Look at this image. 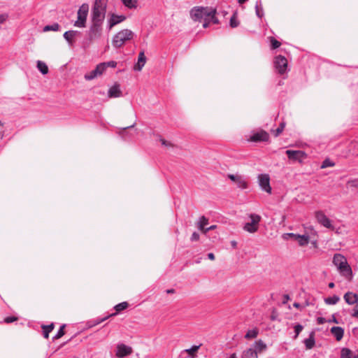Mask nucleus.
Segmentation results:
<instances>
[{"instance_id":"49530a36","label":"nucleus","mask_w":358,"mask_h":358,"mask_svg":"<svg viewBox=\"0 0 358 358\" xmlns=\"http://www.w3.org/2000/svg\"><path fill=\"white\" fill-rule=\"evenodd\" d=\"M240 176L238 174H229L228 178L235 183Z\"/></svg>"},{"instance_id":"aec40b11","label":"nucleus","mask_w":358,"mask_h":358,"mask_svg":"<svg viewBox=\"0 0 358 358\" xmlns=\"http://www.w3.org/2000/svg\"><path fill=\"white\" fill-rule=\"evenodd\" d=\"M78 33V31H67L64 32L63 36L64 39L68 42V43L70 45H72L73 43V38L76 36V34Z\"/></svg>"},{"instance_id":"a19ab883","label":"nucleus","mask_w":358,"mask_h":358,"mask_svg":"<svg viewBox=\"0 0 358 358\" xmlns=\"http://www.w3.org/2000/svg\"><path fill=\"white\" fill-rule=\"evenodd\" d=\"M285 127V122H281L279 125V127L273 131L275 136H278L283 131Z\"/></svg>"},{"instance_id":"dca6fc26","label":"nucleus","mask_w":358,"mask_h":358,"mask_svg":"<svg viewBox=\"0 0 358 358\" xmlns=\"http://www.w3.org/2000/svg\"><path fill=\"white\" fill-rule=\"evenodd\" d=\"M122 92L120 90V87L119 84H115L111 87L109 88L108 92V96L109 98H117L121 96Z\"/></svg>"},{"instance_id":"b1692460","label":"nucleus","mask_w":358,"mask_h":358,"mask_svg":"<svg viewBox=\"0 0 358 358\" xmlns=\"http://www.w3.org/2000/svg\"><path fill=\"white\" fill-rule=\"evenodd\" d=\"M128 306H129V304L126 301L122 302V303H120L117 304L114 307L116 313L111 314L108 317L115 315L117 313H119V312H120V311H122L123 310H125L128 307Z\"/></svg>"},{"instance_id":"a878e982","label":"nucleus","mask_w":358,"mask_h":358,"mask_svg":"<svg viewBox=\"0 0 358 358\" xmlns=\"http://www.w3.org/2000/svg\"><path fill=\"white\" fill-rule=\"evenodd\" d=\"M341 358H357L353 355L352 352L348 348L341 350Z\"/></svg>"},{"instance_id":"c756f323","label":"nucleus","mask_w":358,"mask_h":358,"mask_svg":"<svg viewBox=\"0 0 358 358\" xmlns=\"http://www.w3.org/2000/svg\"><path fill=\"white\" fill-rule=\"evenodd\" d=\"M340 298L338 296L334 295L332 296L324 299V302L328 305H335L338 302Z\"/></svg>"},{"instance_id":"f03ea898","label":"nucleus","mask_w":358,"mask_h":358,"mask_svg":"<svg viewBox=\"0 0 358 358\" xmlns=\"http://www.w3.org/2000/svg\"><path fill=\"white\" fill-rule=\"evenodd\" d=\"M107 3L104 0H95L92 8V22L103 24Z\"/></svg>"},{"instance_id":"052dcab7","label":"nucleus","mask_w":358,"mask_h":358,"mask_svg":"<svg viewBox=\"0 0 358 358\" xmlns=\"http://www.w3.org/2000/svg\"><path fill=\"white\" fill-rule=\"evenodd\" d=\"M199 230L201 231L204 234H206L210 231V229H208V227L206 228L205 227H203V229Z\"/></svg>"},{"instance_id":"393cba45","label":"nucleus","mask_w":358,"mask_h":358,"mask_svg":"<svg viewBox=\"0 0 358 358\" xmlns=\"http://www.w3.org/2000/svg\"><path fill=\"white\" fill-rule=\"evenodd\" d=\"M37 69L43 75L47 74L48 72V67L46 64L40 60L37 62Z\"/></svg>"},{"instance_id":"bb28decb","label":"nucleus","mask_w":358,"mask_h":358,"mask_svg":"<svg viewBox=\"0 0 358 358\" xmlns=\"http://www.w3.org/2000/svg\"><path fill=\"white\" fill-rule=\"evenodd\" d=\"M315 343V338L313 334H311L309 338L304 340V344L307 349H312L314 347Z\"/></svg>"},{"instance_id":"a211bd4d","label":"nucleus","mask_w":358,"mask_h":358,"mask_svg":"<svg viewBox=\"0 0 358 358\" xmlns=\"http://www.w3.org/2000/svg\"><path fill=\"white\" fill-rule=\"evenodd\" d=\"M330 331L338 341H341L343 337L344 329L341 327H333L331 328Z\"/></svg>"},{"instance_id":"de8ad7c7","label":"nucleus","mask_w":358,"mask_h":358,"mask_svg":"<svg viewBox=\"0 0 358 358\" xmlns=\"http://www.w3.org/2000/svg\"><path fill=\"white\" fill-rule=\"evenodd\" d=\"M348 184L351 187H357L358 188V179H354L351 180L348 182Z\"/></svg>"},{"instance_id":"bf43d9fd","label":"nucleus","mask_w":358,"mask_h":358,"mask_svg":"<svg viewBox=\"0 0 358 358\" xmlns=\"http://www.w3.org/2000/svg\"><path fill=\"white\" fill-rule=\"evenodd\" d=\"M160 141L163 145L168 146L170 143H167L164 139L161 138Z\"/></svg>"},{"instance_id":"9b49d317","label":"nucleus","mask_w":358,"mask_h":358,"mask_svg":"<svg viewBox=\"0 0 358 358\" xmlns=\"http://www.w3.org/2000/svg\"><path fill=\"white\" fill-rule=\"evenodd\" d=\"M287 236H294V241H296L300 246H306L309 243V236L308 235H300L294 233H287L283 234V238L287 240Z\"/></svg>"},{"instance_id":"ea45409f","label":"nucleus","mask_w":358,"mask_h":358,"mask_svg":"<svg viewBox=\"0 0 358 358\" xmlns=\"http://www.w3.org/2000/svg\"><path fill=\"white\" fill-rule=\"evenodd\" d=\"M64 327H65V324H63L62 326L60 327V328L58 330L57 333L53 336V338H52L53 340L59 339L62 336H64Z\"/></svg>"},{"instance_id":"8fccbe9b","label":"nucleus","mask_w":358,"mask_h":358,"mask_svg":"<svg viewBox=\"0 0 358 358\" xmlns=\"http://www.w3.org/2000/svg\"><path fill=\"white\" fill-rule=\"evenodd\" d=\"M8 17V15L6 13L0 15V24L4 23Z\"/></svg>"},{"instance_id":"37998d69","label":"nucleus","mask_w":358,"mask_h":358,"mask_svg":"<svg viewBox=\"0 0 358 358\" xmlns=\"http://www.w3.org/2000/svg\"><path fill=\"white\" fill-rule=\"evenodd\" d=\"M271 43L272 49H276L280 46V43L273 38H271Z\"/></svg>"},{"instance_id":"7ed1b4c3","label":"nucleus","mask_w":358,"mask_h":358,"mask_svg":"<svg viewBox=\"0 0 358 358\" xmlns=\"http://www.w3.org/2000/svg\"><path fill=\"white\" fill-rule=\"evenodd\" d=\"M134 33L128 29L117 32L112 39V45L115 48H122L127 41L131 40Z\"/></svg>"},{"instance_id":"a18cd8bd","label":"nucleus","mask_w":358,"mask_h":358,"mask_svg":"<svg viewBox=\"0 0 358 358\" xmlns=\"http://www.w3.org/2000/svg\"><path fill=\"white\" fill-rule=\"evenodd\" d=\"M103 64H105L106 69L107 67L115 68L117 66V62H114V61H110V62H103Z\"/></svg>"},{"instance_id":"72a5a7b5","label":"nucleus","mask_w":358,"mask_h":358,"mask_svg":"<svg viewBox=\"0 0 358 358\" xmlns=\"http://www.w3.org/2000/svg\"><path fill=\"white\" fill-rule=\"evenodd\" d=\"M229 24H230L231 27H232V28H236L238 26L239 22L237 19L236 12L234 13V14L231 17Z\"/></svg>"},{"instance_id":"09e8293b","label":"nucleus","mask_w":358,"mask_h":358,"mask_svg":"<svg viewBox=\"0 0 358 358\" xmlns=\"http://www.w3.org/2000/svg\"><path fill=\"white\" fill-rule=\"evenodd\" d=\"M199 239V234L197 232H194L190 238L191 241H197Z\"/></svg>"},{"instance_id":"1a4fd4ad","label":"nucleus","mask_w":358,"mask_h":358,"mask_svg":"<svg viewBox=\"0 0 358 358\" xmlns=\"http://www.w3.org/2000/svg\"><path fill=\"white\" fill-rule=\"evenodd\" d=\"M274 67L280 74H284L287 70V60L281 55L275 57Z\"/></svg>"},{"instance_id":"79ce46f5","label":"nucleus","mask_w":358,"mask_h":358,"mask_svg":"<svg viewBox=\"0 0 358 358\" xmlns=\"http://www.w3.org/2000/svg\"><path fill=\"white\" fill-rule=\"evenodd\" d=\"M334 166V163L331 162V161H330L329 159H327L323 161L321 168L324 169V168H327V167H331Z\"/></svg>"},{"instance_id":"f3484780","label":"nucleus","mask_w":358,"mask_h":358,"mask_svg":"<svg viewBox=\"0 0 358 358\" xmlns=\"http://www.w3.org/2000/svg\"><path fill=\"white\" fill-rule=\"evenodd\" d=\"M146 62V57L145 56L144 51H141L138 54V62L134 65V71H141Z\"/></svg>"},{"instance_id":"ddd939ff","label":"nucleus","mask_w":358,"mask_h":358,"mask_svg":"<svg viewBox=\"0 0 358 358\" xmlns=\"http://www.w3.org/2000/svg\"><path fill=\"white\" fill-rule=\"evenodd\" d=\"M315 217L317 222L322 226L328 229H333L331 220L322 211H317L315 213Z\"/></svg>"},{"instance_id":"c85d7f7f","label":"nucleus","mask_w":358,"mask_h":358,"mask_svg":"<svg viewBox=\"0 0 358 358\" xmlns=\"http://www.w3.org/2000/svg\"><path fill=\"white\" fill-rule=\"evenodd\" d=\"M199 347L200 345H193L190 348L185 350L184 352H187L191 358H194L195 353L198 351Z\"/></svg>"},{"instance_id":"4468645a","label":"nucleus","mask_w":358,"mask_h":358,"mask_svg":"<svg viewBox=\"0 0 358 358\" xmlns=\"http://www.w3.org/2000/svg\"><path fill=\"white\" fill-rule=\"evenodd\" d=\"M132 352V348L128 345H126L123 343L117 344V350H116V356L119 358H122L125 356L131 355Z\"/></svg>"},{"instance_id":"338daca9","label":"nucleus","mask_w":358,"mask_h":358,"mask_svg":"<svg viewBox=\"0 0 358 358\" xmlns=\"http://www.w3.org/2000/svg\"><path fill=\"white\" fill-rule=\"evenodd\" d=\"M166 292H167V293H169V294H170V293H173V292H174V289H167V290H166Z\"/></svg>"},{"instance_id":"423d86ee","label":"nucleus","mask_w":358,"mask_h":358,"mask_svg":"<svg viewBox=\"0 0 358 358\" xmlns=\"http://www.w3.org/2000/svg\"><path fill=\"white\" fill-rule=\"evenodd\" d=\"M249 217L250 218V222L245 224L243 229L249 233H255L259 229V223L262 217L260 215L255 213L250 214Z\"/></svg>"},{"instance_id":"6e6d98bb","label":"nucleus","mask_w":358,"mask_h":358,"mask_svg":"<svg viewBox=\"0 0 358 358\" xmlns=\"http://www.w3.org/2000/svg\"><path fill=\"white\" fill-rule=\"evenodd\" d=\"M352 316L354 317L358 318V308H356L354 310L353 313L352 314Z\"/></svg>"},{"instance_id":"cd10ccee","label":"nucleus","mask_w":358,"mask_h":358,"mask_svg":"<svg viewBox=\"0 0 358 358\" xmlns=\"http://www.w3.org/2000/svg\"><path fill=\"white\" fill-rule=\"evenodd\" d=\"M60 29V25L58 23H53L52 24L46 25L43 27L44 31H57Z\"/></svg>"},{"instance_id":"0e129e2a","label":"nucleus","mask_w":358,"mask_h":358,"mask_svg":"<svg viewBox=\"0 0 358 358\" xmlns=\"http://www.w3.org/2000/svg\"><path fill=\"white\" fill-rule=\"evenodd\" d=\"M294 306L299 308L301 306V305L299 303H294Z\"/></svg>"},{"instance_id":"412c9836","label":"nucleus","mask_w":358,"mask_h":358,"mask_svg":"<svg viewBox=\"0 0 358 358\" xmlns=\"http://www.w3.org/2000/svg\"><path fill=\"white\" fill-rule=\"evenodd\" d=\"M235 184L236 185L237 187L242 189H245L248 187V182L247 179L241 175L238 177Z\"/></svg>"},{"instance_id":"39448f33","label":"nucleus","mask_w":358,"mask_h":358,"mask_svg":"<svg viewBox=\"0 0 358 358\" xmlns=\"http://www.w3.org/2000/svg\"><path fill=\"white\" fill-rule=\"evenodd\" d=\"M102 24L101 23L92 22V24L87 31V39L90 42H93L98 40L102 33Z\"/></svg>"},{"instance_id":"f704fd0d","label":"nucleus","mask_w":358,"mask_h":358,"mask_svg":"<svg viewBox=\"0 0 358 358\" xmlns=\"http://www.w3.org/2000/svg\"><path fill=\"white\" fill-rule=\"evenodd\" d=\"M257 335H258L257 329H252L248 331V332L245 335V338L247 339L255 338L257 336Z\"/></svg>"},{"instance_id":"20e7f679","label":"nucleus","mask_w":358,"mask_h":358,"mask_svg":"<svg viewBox=\"0 0 358 358\" xmlns=\"http://www.w3.org/2000/svg\"><path fill=\"white\" fill-rule=\"evenodd\" d=\"M212 13V8L195 6L190 10V17L194 21L201 22V20H207L209 14Z\"/></svg>"},{"instance_id":"4d7b16f0","label":"nucleus","mask_w":358,"mask_h":358,"mask_svg":"<svg viewBox=\"0 0 358 358\" xmlns=\"http://www.w3.org/2000/svg\"><path fill=\"white\" fill-rule=\"evenodd\" d=\"M208 258L210 260H214L215 259V255L212 252H210L208 254Z\"/></svg>"},{"instance_id":"3c124183","label":"nucleus","mask_w":358,"mask_h":358,"mask_svg":"<svg viewBox=\"0 0 358 358\" xmlns=\"http://www.w3.org/2000/svg\"><path fill=\"white\" fill-rule=\"evenodd\" d=\"M17 320V317H7L4 319V322L6 323H11Z\"/></svg>"},{"instance_id":"603ef678","label":"nucleus","mask_w":358,"mask_h":358,"mask_svg":"<svg viewBox=\"0 0 358 358\" xmlns=\"http://www.w3.org/2000/svg\"><path fill=\"white\" fill-rule=\"evenodd\" d=\"M327 322L326 319L322 317H319L317 318V322L318 324H323Z\"/></svg>"},{"instance_id":"e433bc0d","label":"nucleus","mask_w":358,"mask_h":358,"mask_svg":"<svg viewBox=\"0 0 358 358\" xmlns=\"http://www.w3.org/2000/svg\"><path fill=\"white\" fill-rule=\"evenodd\" d=\"M261 2H257L256 3V6H255V12H256V15L259 18H262V16L264 15V12H263V9L261 7Z\"/></svg>"},{"instance_id":"2f4dec72","label":"nucleus","mask_w":358,"mask_h":358,"mask_svg":"<svg viewBox=\"0 0 358 358\" xmlns=\"http://www.w3.org/2000/svg\"><path fill=\"white\" fill-rule=\"evenodd\" d=\"M208 224V220L205 216H201L197 223L199 229H203V227Z\"/></svg>"},{"instance_id":"4c0bfd02","label":"nucleus","mask_w":358,"mask_h":358,"mask_svg":"<svg viewBox=\"0 0 358 358\" xmlns=\"http://www.w3.org/2000/svg\"><path fill=\"white\" fill-rule=\"evenodd\" d=\"M98 76H99L98 74L96 73V71L94 69V70L91 71L90 72L86 73L84 77H85V79L87 80H92Z\"/></svg>"},{"instance_id":"4be33fe9","label":"nucleus","mask_w":358,"mask_h":358,"mask_svg":"<svg viewBox=\"0 0 358 358\" xmlns=\"http://www.w3.org/2000/svg\"><path fill=\"white\" fill-rule=\"evenodd\" d=\"M241 358H258V355L255 350L252 348H250L243 351Z\"/></svg>"},{"instance_id":"c03bdc74","label":"nucleus","mask_w":358,"mask_h":358,"mask_svg":"<svg viewBox=\"0 0 358 358\" xmlns=\"http://www.w3.org/2000/svg\"><path fill=\"white\" fill-rule=\"evenodd\" d=\"M303 327L302 325L298 324L294 327V332L296 334L295 337H297L301 331L303 330Z\"/></svg>"},{"instance_id":"e2e57ef3","label":"nucleus","mask_w":358,"mask_h":358,"mask_svg":"<svg viewBox=\"0 0 358 358\" xmlns=\"http://www.w3.org/2000/svg\"><path fill=\"white\" fill-rule=\"evenodd\" d=\"M107 318H108V317H103L102 318L101 320H100L99 322H97V324H99L103 321H105Z\"/></svg>"},{"instance_id":"774afa93","label":"nucleus","mask_w":358,"mask_h":358,"mask_svg":"<svg viewBox=\"0 0 358 358\" xmlns=\"http://www.w3.org/2000/svg\"><path fill=\"white\" fill-rule=\"evenodd\" d=\"M229 358H237L236 355L235 353H233L230 355Z\"/></svg>"},{"instance_id":"2eb2a0df","label":"nucleus","mask_w":358,"mask_h":358,"mask_svg":"<svg viewBox=\"0 0 358 358\" xmlns=\"http://www.w3.org/2000/svg\"><path fill=\"white\" fill-rule=\"evenodd\" d=\"M126 17L123 15H117L111 14L110 18L108 19V28L110 30L114 26L121 23L125 20Z\"/></svg>"},{"instance_id":"7c9ffc66","label":"nucleus","mask_w":358,"mask_h":358,"mask_svg":"<svg viewBox=\"0 0 358 358\" xmlns=\"http://www.w3.org/2000/svg\"><path fill=\"white\" fill-rule=\"evenodd\" d=\"M43 330V336L45 338H48L49 336L50 332L52 331L54 329V324L52 323L49 325H43L42 326Z\"/></svg>"},{"instance_id":"13d9d810","label":"nucleus","mask_w":358,"mask_h":358,"mask_svg":"<svg viewBox=\"0 0 358 358\" xmlns=\"http://www.w3.org/2000/svg\"><path fill=\"white\" fill-rule=\"evenodd\" d=\"M203 21H204V22L203 24V27L204 28L208 27L209 26V24L210 23V22L209 20H203Z\"/></svg>"},{"instance_id":"c9c22d12","label":"nucleus","mask_w":358,"mask_h":358,"mask_svg":"<svg viewBox=\"0 0 358 358\" xmlns=\"http://www.w3.org/2000/svg\"><path fill=\"white\" fill-rule=\"evenodd\" d=\"M215 14H216V10L213 8V13L209 14L207 20H209L210 22H212L213 24H218L219 20L216 17Z\"/></svg>"},{"instance_id":"680f3d73","label":"nucleus","mask_w":358,"mask_h":358,"mask_svg":"<svg viewBox=\"0 0 358 358\" xmlns=\"http://www.w3.org/2000/svg\"><path fill=\"white\" fill-rule=\"evenodd\" d=\"M216 228H217L216 225H211L210 227H208V229H210V230H213Z\"/></svg>"},{"instance_id":"58836bf2","label":"nucleus","mask_w":358,"mask_h":358,"mask_svg":"<svg viewBox=\"0 0 358 358\" xmlns=\"http://www.w3.org/2000/svg\"><path fill=\"white\" fill-rule=\"evenodd\" d=\"M106 69L105 67V64H103V63L99 64L94 69L99 76L102 75L103 72L106 71Z\"/></svg>"},{"instance_id":"6e6552de","label":"nucleus","mask_w":358,"mask_h":358,"mask_svg":"<svg viewBox=\"0 0 358 358\" xmlns=\"http://www.w3.org/2000/svg\"><path fill=\"white\" fill-rule=\"evenodd\" d=\"M258 178V182L260 188L262 190L268 193L271 194L272 188L270 185V177L268 174L266 173H262L259 174L257 177Z\"/></svg>"},{"instance_id":"864d4df0","label":"nucleus","mask_w":358,"mask_h":358,"mask_svg":"<svg viewBox=\"0 0 358 358\" xmlns=\"http://www.w3.org/2000/svg\"><path fill=\"white\" fill-rule=\"evenodd\" d=\"M134 127V124H132V125H131V126H129V127H125V128H123V129H122V131H121L122 137V138H126V137H125V134H126V129H129V128H132V127Z\"/></svg>"},{"instance_id":"f8f14e48","label":"nucleus","mask_w":358,"mask_h":358,"mask_svg":"<svg viewBox=\"0 0 358 358\" xmlns=\"http://www.w3.org/2000/svg\"><path fill=\"white\" fill-rule=\"evenodd\" d=\"M269 139L268 134L264 131L260 130L259 131L253 133L249 138V141L253 142H266Z\"/></svg>"},{"instance_id":"f257e3e1","label":"nucleus","mask_w":358,"mask_h":358,"mask_svg":"<svg viewBox=\"0 0 358 358\" xmlns=\"http://www.w3.org/2000/svg\"><path fill=\"white\" fill-rule=\"evenodd\" d=\"M333 264L345 278L350 280L352 277V271L348 263L346 258L341 254L336 253L333 257Z\"/></svg>"},{"instance_id":"5fc2aeb1","label":"nucleus","mask_w":358,"mask_h":358,"mask_svg":"<svg viewBox=\"0 0 358 358\" xmlns=\"http://www.w3.org/2000/svg\"><path fill=\"white\" fill-rule=\"evenodd\" d=\"M328 322H334V323L338 324V321L334 315H332V318L331 320H328Z\"/></svg>"},{"instance_id":"6ab92c4d","label":"nucleus","mask_w":358,"mask_h":358,"mask_svg":"<svg viewBox=\"0 0 358 358\" xmlns=\"http://www.w3.org/2000/svg\"><path fill=\"white\" fill-rule=\"evenodd\" d=\"M344 299L347 303L352 305L358 302V296L352 292H347L344 295Z\"/></svg>"},{"instance_id":"473e14b6","label":"nucleus","mask_w":358,"mask_h":358,"mask_svg":"<svg viewBox=\"0 0 358 358\" xmlns=\"http://www.w3.org/2000/svg\"><path fill=\"white\" fill-rule=\"evenodd\" d=\"M138 0H122L123 4L129 8H136Z\"/></svg>"},{"instance_id":"5701e85b","label":"nucleus","mask_w":358,"mask_h":358,"mask_svg":"<svg viewBox=\"0 0 358 358\" xmlns=\"http://www.w3.org/2000/svg\"><path fill=\"white\" fill-rule=\"evenodd\" d=\"M252 348L256 350L257 354L258 352H262L265 350L266 349V345L262 340H259L255 343L254 348Z\"/></svg>"},{"instance_id":"9d476101","label":"nucleus","mask_w":358,"mask_h":358,"mask_svg":"<svg viewBox=\"0 0 358 358\" xmlns=\"http://www.w3.org/2000/svg\"><path fill=\"white\" fill-rule=\"evenodd\" d=\"M286 154L290 160L299 162H302L307 157V154L302 150H287Z\"/></svg>"},{"instance_id":"0eeeda50","label":"nucleus","mask_w":358,"mask_h":358,"mask_svg":"<svg viewBox=\"0 0 358 358\" xmlns=\"http://www.w3.org/2000/svg\"><path fill=\"white\" fill-rule=\"evenodd\" d=\"M89 10V6L87 3H83L78 10V20L75 22L74 26L77 27H85L87 16Z\"/></svg>"},{"instance_id":"69168bd1","label":"nucleus","mask_w":358,"mask_h":358,"mask_svg":"<svg viewBox=\"0 0 358 358\" xmlns=\"http://www.w3.org/2000/svg\"><path fill=\"white\" fill-rule=\"evenodd\" d=\"M329 287H330V288L334 287V282L329 283Z\"/></svg>"}]
</instances>
